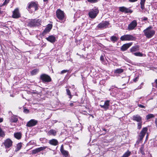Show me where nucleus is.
<instances>
[{"label":"nucleus","instance_id":"29","mask_svg":"<svg viewBox=\"0 0 157 157\" xmlns=\"http://www.w3.org/2000/svg\"><path fill=\"white\" fill-rule=\"evenodd\" d=\"M118 38L115 36H113L110 38V40L113 43L117 41L118 40Z\"/></svg>","mask_w":157,"mask_h":157},{"label":"nucleus","instance_id":"34","mask_svg":"<svg viewBox=\"0 0 157 157\" xmlns=\"http://www.w3.org/2000/svg\"><path fill=\"white\" fill-rule=\"evenodd\" d=\"M21 143H18L17 146L15 150V151L16 152L18 151L21 149Z\"/></svg>","mask_w":157,"mask_h":157},{"label":"nucleus","instance_id":"62","mask_svg":"<svg viewBox=\"0 0 157 157\" xmlns=\"http://www.w3.org/2000/svg\"><path fill=\"white\" fill-rule=\"evenodd\" d=\"M143 84H144V83H143V82H142V83H141V85H143Z\"/></svg>","mask_w":157,"mask_h":157},{"label":"nucleus","instance_id":"58","mask_svg":"<svg viewBox=\"0 0 157 157\" xmlns=\"http://www.w3.org/2000/svg\"><path fill=\"white\" fill-rule=\"evenodd\" d=\"M102 130L104 131H105V132H106L107 131V130L106 129H105L104 128H103L102 129Z\"/></svg>","mask_w":157,"mask_h":157},{"label":"nucleus","instance_id":"10","mask_svg":"<svg viewBox=\"0 0 157 157\" xmlns=\"http://www.w3.org/2000/svg\"><path fill=\"white\" fill-rule=\"evenodd\" d=\"M56 17L59 20H63L64 17V13L60 9H58L56 12Z\"/></svg>","mask_w":157,"mask_h":157},{"label":"nucleus","instance_id":"30","mask_svg":"<svg viewBox=\"0 0 157 157\" xmlns=\"http://www.w3.org/2000/svg\"><path fill=\"white\" fill-rule=\"evenodd\" d=\"M146 0H140V8L142 10L144 9V4Z\"/></svg>","mask_w":157,"mask_h":157},{"label":"nucleus","instance_id":"40","mask_svg":"<svg viewBox=\"0 0 157 157\" xmlns=\"http://www.w3.org/2000/svg\"><path fill=\"white\" fill-rule=\"evenodd\" d=\"M23 112L25 113H28L29 112V110L25 107L24 108Z\"/></svg>","mask_w":157,"mask_h":157},{"label":"nucleus","instance_id":"55","mask_svg":"<svg viewBox=\"0 0 157 157\" xmlns=\"http://www.w3.org/2000/svg\"><path fill=\"white\" fill-rule=\"evenodd\" d=\"M3 120V119L2 118H0V123L2 122Z\"/></svg>","mask_w":157,"mask_h":157},{"label":"nucleus","instance_id":"28","mask_svg":"<svg viewBox=\"0 0 157 157\" xmlns=\"http://www.w3.org/2000/svg\"><path fill=\"white\" fill-rule=\"evenodd\" d=\"M48 133L50 135H52L55 136L57 133L56 131L54 129H51L48 132Z\"/></svg>","mask_w":157,"mask_h":157},{"label":"nucleus","instance_id":"60","mask_svg":"<svg viewBox=\"0 0 157 157\" xmlns=\"http://www.w3.org/2000/svg\"><path fill=\"white\" fill-rule=\"evenodd\" d=\"M3 11H2L1 10V9H0V14H1L2 13Z\"/></svg>","mask_w":157,"mask_h":157},{"label":"nucleus","instance_id":"39","mask_svg":"<svg viewBox=\"0 0 157 157\" xmlns=\"http://www.w3.org/2000/svg\"><path fill=\"white\" fill-rule=\"evenodd\" d=\"M142 122H138L137 124L138 126H137V128L139 129H140L142 127Z\"/></svg>","mask_w":157,"mask_h":157},{"label":"nucleus","instance_id":"31","mask_svg":"<svg viewBox=\"0 0 157 157\" xmlns=\"http://www.w3.org/2000/svg\"><path fill=\"white\" fill-rule=\"evenodd\" d=\"M61 152L62 154L65 157H67L69 155V152L67 151L64 150Z\"/></svg>","mask_w":157,"mask_h":157},{"label":"nucleus","instance_id":"38","mask_svg":"<svg viewBox=\"0 0 157 157\" xmlns=\"http://www.w3.org/2000/svg\"><path fill=\"white\" fill-rule=\"evenodd\" d=\"M87 1L91 3H94L97 2L98 0H87Z\"/></svg>","mask_w":157,"mask_h":157},{"label":"nucleus","instance_id":"53","mask_svg":"<svg viewBox=\"0 0 157 157\" xmlns=\"http://www.w3.org/2000/svg\"><path fill=\"white\" fill-rule=\"evenodd\" d=\"M138 0H128L130 2H136Z\"/></svg>","mask_w":157,"mask_h":157},{"label":"nucleus","instance_id":"41","mask_svg":"<svg viewBox=\"0 0 157 157\" xmlns=\"http://www.w3.org/2000/svg\"><path fill=\"white\" fill-rule=\"evenodd\" d=\"M139 78V75H138L135 78H134L133 79V81L135 82H136L138 80Z\"/></svg>","mask_w":157,"mask_h":157},{"label":"nucleus","instance_id":"36","mask_svg":"<svg viewBox=\"0 0 157 157\" xmlns=\"http://www.w3.org/2000/svg\"><path fill=\"white\" fill-rule=\"evenodd\" d=\"M66 91L67 95L69 96V98L71 99L72 98V96H72L70 90L69 89H67L66 90Z\"/></svg>","mask_w":157,"mask_h":157},{"label":"nucleus","instance_id":"64","mask_svg":"<svg viewBox=\"0 0 157 157\" xmlns=\"http://www.w3.org/2000/svg\"><path fill=\"white\" fill-rule=\"evenodd\" d=\"M156 88H157V85H156Z\"/></svg>","mask_w":157,"mask_h":157},{"label":"nucleus","instance_id":"63","mask_svg":"<svg viewBox=\"0 0 157 157\" xmlns=\"http://www.w3.org/2000/svg\"><path fill=\"white\" fill-rule=\"evenodd\" d=\"M75 95H76V96H78V94H75Z\"/></svg>","mask_w":157,"mask_h":157},{"label":"nucleus","instance_id":"11","mask_svg":"<svg viewBox=\"0 0 157 157\" xmlns=\"http://www.w3.org/2000/svg\"><path fill=\"white\" fill-rule=\"evenodd\" d=\"M147 131V128L144 127L143 128L139 135V140L141 141L143 139Z\"/></svg>","mask_w":157,"mask_h":157},{"label":"nucleus","instance_id":"22","mask_svg":"<svg viewBox=\"0 0 157 157\" xmlns=\"http://www.w3.org/2000/svg\"><path fill=\"white\" fill-rule=\"evenodd\" d=\"M140 49V46L138 45H136L132 47L130 49V52L132 53L133 52L139 51Z\"/></svg>","mask_w":157,"mask_h":157},{"label":"nucleus","instance_id":"46","mask_svg":"<svg viewBox=\"0 0 157 157\" xmlns=\"http://www.w3.org/2000/svg\"><path fill=\"white\" fill-rule=\"evenodd\" d=\"M138 105L139 107H140V108H142L145 109V107H146L145 106H144L143 105H142L141 104H138Z\"/></svg>","mask_w":157,"mask_h":157},{"label":"nucleus","instance_id":"21","mask_svg":"<svg viewBox=\"0 0 157 157\" xmlns=\"http://www.w3.org/2000/svg\"><path fill=\"white\" fill-rule=\"evenodd\" d=\"M48 143L50 144L53 146H56L59 144L58 140L54 139L50 140L48 141Z\"/></svg>","mask_w":157,"mask_h":157},{"label":"nucleus","instance_id":"49","mask_svg":"<svg viewBox=\"0 0 157 157\" xmlns=\"http://www.w3.org/2000/svg\"><path fill=\"white\" fill-rule=\"evenodd\" d=\"M40 140L41 141H46L47 140L45 138H41L40 139Z\"/></svg>","mask_w":157,"mask_h":157},{"label":"nucleus","instance_id":"2","mask_svg":"<svg viewBox=\"0 0 157 157\" xmlns=\"http://www.w3.org/2000/svg\"><path fill=\"white\" fill-rule=\"evenodd\" d=\"M41 20L39 19H32L27 21V26L30 28H34L41 25Z\"/></svg>","mask_w":157,"mask_h":157},{"label":"nucleus","instance_id":"48","mask_svg":"<svg viewBox=\"0 0 157 157\" xmlns=\"http://www.w3.org/2000/svg\"><path fill=\"white\" fill-rule=\"evenodd\" d=\"M51 122L52 123L54 124L55 123H56L57 122V121L56 120H51Z\"/></svg>","mask_w":157,"mask_h":157},{"label":"nucleus","instance_id":"44","mask_svg":"<svg viewBox=\"0 0 157 157\" xmlns=\"http://www.w3.org/2000/svg\"><path fill=\"white\" fill-rule=\"evenodd\" d=\"M75 42L76 43L77 45H80L81 44L80 40H76Z\"/></svg>","mask_w":157,"mask_h":157},{"label":"nucleus","instance_id":"43","mask_svg":"<svg viewBox=\"0 0 157 157\" xmlns=\"http://www.w3.org/2000/svg\"><path fill=\"white\" fill-rule=\"evenodd\" d=\"M68 70H62L61 72H60V74H62L64 73H66L68 71Z\"/></svg>","mask_w":157,"mask_h":157},{"label":"nucleus","instance_id":"15","mask_svg":"<svg viewBox=\"0 0 157 157\" xmlns=\"http://www.w3.org/2000/svg\"><path fill=\"white\" fill-rule=\"evenodd\" d=\"M137 25V23L136 21L134 20L129 25L128 28L129 30H133L136 26Z\"/></svg>","mask_w":157,"mask_h":157},{"label":"nucleus","instance_id":"47","mask_svg":"<svg viewBox=\"0 0 157 157\" xmlns=\"http://www.w3.org/2000/svg\"><path fill=\"white\" fill-rule=\"evenodd\" d=\"M8 2V1H7V0H5L4 2L2 4V5H1V6H3L5 5L6 4H7Z\"/></svg>","mask_w":157,"mask_h":157},{"label":"nucleus","instance_id":"6","mask_svg":"<svg viewBox=\"0 0 157 157\" xmlns=\"http://www.w3.org/2000/svg\"><path fill=\"white\" fill-rule=\"evenodd\" d=\"M136 37L130 34H125L121 36L120 39L122 41L135 40Z\"/></svg>","mask_w":157,"mask_h":157},{"label":"nucleus","instance_id":"32","mask_svg":"<svg viewBox=\"0 0 157 157\" xmlns=\"http://www.w3.org/2000/svg\"><path fill=\"white\" fill-rule=\"evenodd\" d=\"M5 133L4 131H3L1 128L0 127V136L1 137H4L5 136Z\"/></svg>","mask_w":157,"mask_h":157},{"label":"nucleus","instance_id":"50","mask_svg":"<svg viewBox=\"0 0 157 157\" xmlns=\"http://www.w3.org/2000/svg\"><path fill=\"white\" fill-rule=\"evenodd\" d=\"M64 150V148H63V145H62L61 146V147H60V151L61 152L62 151Z\"/></svg>","mask_w":157,"mask_h":157},{"label":"nucleus","instance_id":"24","mask_svg":"<svg viewBox=\"0 0 157 157\" xmlns=\"http://www.w3.org/2000/svg\"><path fill=\"white\" fill-rule=\"evenodd\" d=\"M10 121L12 122L16 123L18 121V118L17 117V116H13L10 118Z\"/></svg>","mask_w":157,"mask_h":157},{"label":"nucleus","instance_id":"4","mask_svg":"<svg viewBox=\"0 0 157 157\" xmlns=\"http://www.w3.org/2000/svg\"><path fill=\"white\" fill-rule=\"evenodd\" d=\"M40 79L44 83H47L51 82L52 81L50 76L45 74H41L40 76Z\"/></svg>","mask_w":157,"mask_h":157},{"label":"nucleus","instance_id":"56","mask_svg":"<svg viewBox=\"0 0 157 157\" xmlns=\"http://www.w3.org/2000/svg\"><path fill=\"white\" fill-rule=\"evenodd\" d=\"M32 141H30V142H29V143L28 144H29V145H31V144L32 143H33V142H32Z\"/></svg>","mask_w":157,"mask_h":157},{"label":"nucleus","instance_id":"5","mask_svg":"<svg viewBox=\"0 0 157 157\" xmlns=\"http://www.w3.org/2000/svg\"><path fill=\"white\" fill-rule=\"evenodd\" d=\"M12 141L10 139H7L4 142L2 143V147L4 146L6 149V152H8L10 149H8L12 146Z\"/></svg>","mask_w":157,"mask_h":157},{"label":"nucleus","instance_id":"16","mask_svg":"<svg viewBox=\"0 0 157 157\" xmlns=\"http://www.w3.org/2000/svg\"><path fill=\"white\" fill-rule=\"evenodd\" d=\"M52 27V25L51 24H49L48 25L47 27L43 31L42 34L43 35H45L47 33L49 32Z\"/></svg>","mask_w":157,"mask_h":157},{"label":"nucleus","instance_id":"17","mask_svg":"<svg viewBox=\"0 0 157 157\" xmlns=\"http://www.w3.org/2000/svg\"><path fill=\"white\" fill-rule=\"evenodd\" d=\"M119 8V10L120 11L124 12L125 13H131L132 12V11L131 10L124 6L120 7Z\"/></svg>","mask_w":157,"mask_h":157},{"label":"nucleus","instance_id":"35","mask_svg":"<svg viewBox=\"0 0 157 157\" xmlns=\"http://www.w3.org/2000/svg\"><path fill=\"white\" fill-rule=\"evenodd\" d=\"M133 54L136 56L140 57H142L143 56V54L140 52L134 53H133Z\"/></svg>","mask_w":157,"mask_h":157},{"label":"nucleus","instance_id":"8","mask_svg":"<svg viewBox=\"0 0 157 157\" xmlns=\"http://www.w3.org/2000/svg\"><path fill=\"white\" fill-rule=\"evenodd\" d=\"M110 23L109 21H103L99 24L97 27L100 29H104L108 27Z\"/></svg>","mask_w":157,"mask_h":157},{"label":"nucleus","instance_id":"7","mask_svg":"<svg viewBox=\"0 0 157 157\" xmlns=\"http://www.w3.org/2000/svg\"><path fill=\"white\" fill-rule=\"evenodd\" d=\"M99 13V10L98 8L94 7L89 12V17L91 18L94 19L96 17Z\"/></svg>","mask_w":157,"mask_h":157},{"label":"nucleus","instance_id":"42","mask_svg":"<svg viewBox=\"0 0 157 157\" xmlns=\"http://www.w3.org/2000/svg\"><path fill=\"white\" fill-rule=\"evenodd\" d=\"M78 103L79 104H84V103H85V100H83V98H81V101H80V102L79 103V102H78Z\"/></svg>","mask_w":157,"mask_h":157},{"label":"nucleus","instance_id":"14","mask_svg":"<svg viewBox=\"0 0 157 157\" xmlns=\"http://www.w3.org/2000/svg\"><path fill=\"white\" fill-rule=\"evenodd\" d=\"M47 147L44 146L36 148L35 149L33 150L32 151V154H36L40 152V151L45 149Z\"/></svg>","mask_w":157,"mask_h":157},{"label":"nucleus","instance_id":"37","mask_svg":"<svg viewBox=\"0 0 157 157\" xmlns=\"http://www.w3.org/2000/svg\"><path fill=\"white\" fill-rule=\"evenodd\" d=\"M154 117V115L150 114L146 115V118L147 120H148Z\"/></svg>","mask_w":157,"mask_h":157},{"label":"nucleus","instance_id":"12","mask_svg":"<svg viewBox=\"0 0 157 157\" xmlns=\"http://www.w3.org/2000/svg\"><path fill=\"white\" fill-rule=\"evenodd\" d=\"M21 17L18 8H16L13 12L12 17L13 18H18Z\"/></svg>","mask_w":157,"mask_h":157},{"label":"nucleus","instance_id":"57","mask_svg":"<svg viewBox=\"0 0 157 157\" xmlns=\"http://www.w3.org/2000/svg\"><path fill=\"white\" fill-rule=\"evenodd\" d=\"M155 123L156 125V127H157V119H156L155 120Z\"/></svg>","mask_w":157,"mask_h":157},{"label":"nucleus","instance_id":"61","mask_svg":"<svg viewBox=\"0 0 157 157\" xmlns=\"http://www.w3.org/2000/svg\"><path fill=\"white\" fill-rule=\"evenodd\" d=\"M51 116H52V115H51L50 116H49V117H48V118H47V119H49V118L51 117Z\"/></svg>","mask_w":157,"mask_h":157},{"label":"nucleus","instance_id":"18","mask_svg":"<svg viewBox=\"0 0 157 157\" xmlns=\"http://www.w3.org/2000/svg\"><path fill=\"white\" fill-rule=\"evenodd\" d=\"M132 44V42L124 44L121 47V49L122 51H125Z\"/></svg>","mask_w":157,"mask_h":157},{"label":"nucleus","instance_id":"9","mask_svg":"<svg viewBox=\"0 0 157 157\" xmlns=\"http://www.w3.org/2000/svg\"><path fill=\"white\" fill-rule=\"evenodd\" d=\"M110 102V100H107L105 101L104 105H100V106L101 108L104 109L105 110H106L107 109L112 110L113 109L112 106L110 105L109 103Z\"/></svg>","mask_w":157,"mask_h":157},{"label":"nucleus","instance_id":"33","mask_svg":"<svg viewBox=\"0 0 157 157\" xmlns=\"http://www.w3.org/2000/svg\"><path fill=\"white\" fill-rule=\"evenodd\" d=\"M131 153V152L128 150L121 157H128L130 155Z\"/></svg>","mask_w":157,"mask_h":157},{"label":"nucleus","instance_id":"25","mask_svg":"<svg viewBox=\"0 0 157 157\" xmlns=\"http://www.w3.org/2000/svg\"><path fill=\"white\" fill-rule=\"evenodd\" d=\"M14 137L18 139H20L21 137V134L20 132H17L14 133Z\"/></svg>","mask_w":157,"mask_h":157},{"label":"nucleus","instance_id":"45","mask_svg":"<svg viewBox=\"0 0 157 157\" xmlns=\"http://www.w3.org/2000/svg\"><path fill=\"white\" fill-rule=\"evenodd\" d=\"M72 103H71L70 104V105L71 106H73L75 105V104L74 103H76L77 102V101H72Z\"/></svg>","mask_w":157,"mask_h":157},{"label":"nucleus","instance_id":"27","mask_svg":"<svg viewBox=\"0 0 157 157\" xmlns=\"http://www.w3.org/2000/svg\"><path fill=\"white\" fill-rule=\"evenodd\" d=\"M124 71V70L121 68H118L115 70L114 71V73L115 74H120Z\"/></svg>","mask_w":157,"mask_h":157},{"label":"nucleus","instance_id":"26","mask_svg":"<svg viewBox=\"0 0 157 157\" xmlns=\"http://www.w3.org/2000/svg\"><path fill=\"white\" fill-rule=\"evenodd\" d=\"M139 151L140 152L142 155H145V154L144 153V149L143 145L141 146V147L140 148Z\"/></svg>","mask_w":157,"mask_h":157},{"label":"nucleus","instance_id":"1","mask_svg":"<svg viewBox=\"0 0 157 157\" xmlns=\"http://www.w3.org/2000/svg\"><path fill=\"white\" fill-rule=\"evenodd\" d=\"M38 7L39 5L37 2L32 1L28 3L26 9L30 13H32L38 10Z\"/></svg>","mask_w":157,"mask_h":157},{"label":"nucleus","instance_id":"19","mask_svg":"<svg viewBox=\"0 0 157 157\" xmlns=\"http://www.w3.org/2000/svg\"><path fill=\"white\" fill-rule=\"evenodd\" d=\"M46 39L52 43H54L56 41V38L53 35H51L46 38Z\"/></svg>","mask_w":157,"mask_h":157},{"label":"nucleus","instance_id":"51","mask_svg":"<svg viewBox=\"0 0 157 157\" xmlns=\"http://www.w3.org/2000/svg\"><path fill=\"white\" fill-rule=\"evenodd\" d=\"M142 19V21H146L148 20L147 18L146 17H144Z\"/></svg>","mask_w":157,"mask_h":157},{"label":"nucleus","instance_id":"20","mask_svg":"<svg viewBox=\"0 0 157 157\" xmlns=\"http://www.w3.org/2000/svg\"><path fill=\"white\" fill-rule=\"evenodd\" d=\"M132 120L138 122H142V117L139 115H134L132 117Z\"/></svg>","mask_w":157,"mask_h":157},{"label":"nucleus","instance_id":"52","mask_svg":"<svg viewBox=\"0 0 157 157\" xmlns=\"http://www.w3.org/2000/svg\"><path fill=\"white\" fill-rule=\"evenodd\" d=\"M100 59L101 61H103V60H104V57L103 56H101L100 57Z\"/></svg>","mask_w":157,"mask_h":157},{"label":"nucleus","instance_id":"13","mask_svg":"<svg viewBox=\"0 0 157 157\" xmlns=\"http://www.w3.org/2000/svg\"><path fill=\"white\" fill-rule=\"evenodd\" d=\"M38 123V121L34 119H31L29 121L26 126L28 127H31L36 125Z\"/></svg>","mask_w":157,"mask_h":157},{"label":"nucleus","instance_id":"54","mask_svg":"<svg viewBox=\"0 0 157 157\" xmlns=\"http://www.w3.org/2000/svg\"><path fill=\"white\" fill-rule=\"evenodd\" d=\"M31 93L32 94H37V91L36 90H35V91H33V92H31Z\"/></svg>","mask_w":157,"mask_h":157},{"label":"nucleus","instance_id":"23","mask_svg":"<svg viewBox=\"0 0 157 157\" xmlns=\"http://www.w3.org/2000/svg\"><path fill=\"white\" fill-rule=\"evenodd\" d=\"M39 71V69L36 68L32 70L30 72V74L32 75H37Z\"/></svg>","mask_w":157,"mask_h":157},{"label":"nucleus","instance_id":"3","mask_svg":"<svg viewBox=\"0 0 157 157\" xmlns=\"http://www.w3.org/2000/svg\"><path fill=\"white\" fill-rule=\"evenodd\" d=\"M153 27L149 26L144 29L143 32L145 36L148 39L151 38L155 33V31L152 29Z\"/></svg>","mask_w":157,"mask_h":157},{"label":"nucleus","instance_id":"59","mask_svg":"<svg viewBox=\"0 0 157 157\" xmlns=\"http://www.w3.org/2000/svg\"><path fill=\"white\" fill-rule=\"evenodd\" d=\"M155 83L156 85H157V79L155 80Z\"/></svg>","mask_w":157,"mask_h":157}]
</instances>
